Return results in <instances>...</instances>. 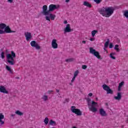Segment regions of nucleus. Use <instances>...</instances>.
Returning a JSON list of instances; mask_svg holds the SVG:
<instances>
[{
    "instance_id": "cd10ccee",
    "label": "nucleus",
    "mask_w": 128,
    "mask_h": 128,
    "mask_svg": "<svg viewBox=\"0 0 128 128\" xmlns=\"http://www.w3.org/2000/svg\"><path fill=\"white\" fill-rule=\"evenodd\" d=\"M74 58H68L65 60V62H74Z\"/></svg>"
},
{
    "instance_id": "49530a36",
    "label": "nucleus",
    "mask_w": 128,
    "mask_h": 128,
    "mask_svg": "<svg viewBox=\"0 0 128 128\" xmlns=\"http://www.w3.org/2000/svg\"><path fill=\"white\" fill-rule=\"evenodd\" d=\"M120 90H122V87L118 86V91L120 92Z\"/></svg>"
},
{
    "instance_id": "7c9ffc66",
    "label": "nucleus",
    "mask_w": 128,
    "mask_h": 128,
    "mask_svg": "<svg viewBox=\"0 0 128 128\" xmlns=\"http://www.w3.org/2000/svg\"><path fill=\"white\" fill-rule=\"evenodd\" d=\"M48 122H50L48 118V117H46L44 120V122L45 124L48 125Z\"/></svg>"
},
{
    "instance_id": "72a5a7b5",
    "label": "nucleus",
    "mask_w": 128,
    "mask_h": 128,
    "mask_svg": "<svg viewBox=\"0 0 128 128\" xmlns=\"http://www.w3.org/2000/svg\"><path fill=\"white\" fill-rule=\"evenodd\" d=\"M0 58H2V59L4 58L6 56H4V52H2L0 54Z\"/></svg>"
},
{
    "instance_id": "a19ab883",
    "label": "nucleus",
    "mask_w": 128,
    "mask_h": 128,
    "mask_svg": "<svg viewBox=\"0 0 128 128\" xmlns=\"http://www.w3.org/2000/svg\"><path fill=\"white\" fill-rule=\"evenodd\" d=\"M87 68H88V66L86 65H82V70H86Z\"/></svg>"
},
{
    "instance_id": "4be33fe9",
    "label": "nucleus",
    "mask_w": 128,
    "mask_h": 128,
    "mask_svg": "<svg viewBox=\"0 0 128 128\" xmlns=\"http://www.w3.org/2000/svg\"><path fill=\"white\" fill-rule=\"evenodd\" d=\"M15 114L18 116H24V112L20 111L19 110H16L15 112Z\"/></svg>"
},
{
    "instance_id": "13d9d810",
    "label": "nucleus",
    "mask_w": 128,
    "mask_h": 128,
    "mask_svg": "<svg viewBox=\"0 0 128 128\" xmlns=\"http://www.w3.org/2000/svg\"><path fill=\"white\" fill-rule=\"evenodd\" d=\"M96 100H98V98H96Z\"/></svg>"
},
{
    "instance_id": "aec40b11",
    "label": "nucleus",
    "mask_w": 128,
    "mask_h": 128,
    "mask_svg": "<svg viewBox=\"0 0 128 128\" xmlns=\"http://www.w3.org/2000/svg\"><path fill=\"white\" fill-rule=\"evenodd\" d=\"M86 102H88V108L92 107V100L90 98H86Z\"/></svg>"
},
{
    "instance_id": "c756f323",
    "label": "nucleus",
    "mask_w": 128,
    "mask_h": 128,
    "mask_svg": "<svg viewBox=\"0 0 128 128\" xmlns=\"http://www.w3.org/2000/svg\"><path fill=\"white\" fill-rule=\"evenodd\" d=\"M124 16L126 18H128V10L124 11Z\"/></svg>"
},
{
    "instance_id": "423d86ee",
    "label": "nucleus",
    "mask_w": 128,
    "mask_h": 128,
    "mask_svg": "<svg viewBox=\"0 0 128 128\" xmlns=\"http://www.w3.org/2000/svg\"><path fill=\"white\" fill-rule=\"evenodd\" d=\"M42 14L44 16H48V14H50V11L49 10H48V6H43Z\"/></svg>"
},
{
    "instance_id": "6e6552de",
    "label": "nucleus",
    "mask_w": 128,
    "mask_h": 128,
    "mask_svg": "<svg viewBox=\"0 0 128 128\" xmlns=\"http://www.w3.org/2000/svg\"><path fill=\"white\" fill-rule=\"evenodd\" d=\"M60 8L59 5H56L54 4H51L49 6V12H54V10H58Z\"/></svg>"
},
{
    "instance_id": "e2e57ef3",
    "label": "nucleus",
    "mask_w": 128,
    "mask_h": 128,
    "mask_svg": "<svg viewBox=\"0 0 128 128\" xmlns=\"http://www.w3.org/2000/svg\"><path fill=\"white\" fill-rule=\"evenodd\" d=\"M2 50H4L3 49H1V50H0V52H2Z\"/></svg>"
},
{
    "instance_id": "473e14b6",
    "label": "nucleus",
    "mask_w": 128,
    "mask_h": 128,
    "mask_svg": "<svg viewBox=\"0 0 128 128\" xmlns=\"http://www.w3.org/2000/svg\"><path fill=\"white\" fill-rule=\"evenodd\" d=\"M80 72L78 71V70H76L74 72V76H75L76 78V76H78V74Z\"/></svg>"
},
{
    "instance_id": "5701e85b",
    "label": "nucleus",
    "mask_w": 128,
    "mask_h": 128,
    "mask_svg": "<svg viewBox=\"0 0 128 128\" xmlns=\"http://www.w3.org/2000/svg\"><path fill=\"white\" fill-rule=\"evenodd\" d=\"M102 88H103V90H106V92L110 88V86H108L106 85V84H104L102 86Z\"/></svg>"
},
{
    "instance_id": "a211bd4d",
    "label": "nucleus",
    "mask_w": 128,
    "mask_h": 128,
    "mask_svg": "<svg viewBox=\"0 0 128 128\" xmlns=\"http://www.w3.org/2000/svg\"><path fill=\"white\" fill-rule=\"evenodd\" d=\"M6 70L9 72L10 74H14V71L12 70V68H10V67L8 65L6 66Z\"/></svg>"
},
{
    "instance_id": "20e7f679",
    "label": "nucleus",
    "mask_w": 128,
    "mask_h": 128,
    "mask_svg": "<svg viewBox=\"0 0 128 128\" xmlns=\"http://www.w3.org/2000/svg\"><path fill=\"white\" fill-rule=\"evenodd\" d=\"M89 50L90 54H94L96 58H97L98 60H102V56L100 55V52L96 51L95 49H94V48L90 47Z\"/></svg>"
},
{
    "instance_id": "e433bc0d",
    "label": "nucleus",
    "mask_w": 128,
    "mask_h": 128,
    "mask_svg": "<svg viewBox=\"0 0 128 128\" xmlns=\"http://www.w3.org/2000/svg\"><path fill=\"white\" fill-rule=\"evenodd\" d=\"M96 104H98V102H94V101H92V106H94Z\"/></svg>"
},
{
    "instance_id": "f3484780",
    "label": "nucleus",
    "mask_w": 128,
    "mask_h": 128,
    "mask_svg": "<svg viewBox=\"0 0 128 128\" xmlns=\"http://www.w3.org/2000/svg\"><path fill=\"white\" fill-rule=\"evenodd\" d=\"M84 6H87V8H92V4H90V2L84 1L83 4Z\"/></svg>"
},
{
    "instance_id": "c85d7f7f",
    "label": "nucleus",
    "mask_w": 128,
    "mask_h": 128,
    "mask_svg": "<svg viewBox=\"0 0 128 128\" xmlns=\"http://www.w3.org/2000/svg\"><path fill=\"white\" fill-rule=\"evenodd\" d=\"M49 16H50V18L52 20H54V18H56V15H54L52 14H50L49 13Z\"/></svg>"
},
{
    "instance_id": "ddd939ff",
    "label": "nucleus",
    "mask_w": 128,
    "mask_h": 128,
    "mask_svg": "<svg viewBox=\"0 0 128 128\" xmlns=\"http://www.w3.org/2000/svg\"><path fill=\"white\" fill-rule=\"evenodd\" d=\"M99 113L100 116H108V114H106V112L104 111V108L100 109Z\"/></svg>"
},
{
    "instance_id": "9d476101",
    "label": "nucleus",
    "mask_w": 128,
    "mask_h": 128,
    "mask_svg": "<svg viewBox=\"0 0 128 128\" xmlns=\"http://www.w3.org/2000/svg\"><path fill=\"white\" fill-rule=\"evenodd\" d=\"M25 37L26 38V40L28 42L30 40H32V33L30 32H27L25 33Z\"/></svg>"
},
{
    "instance_id": "bf43d9fd",
    "label": "nucleus",
    "mask_w": 128,
    "mask_h": 128,
    "mask_svg": "<svg viewBox=\"0 0 128 128\" xmlns=\"http://www.w3.org/2000/svg\"><path fill=\"white\" fill-rule=\"evenodd\" d=\"M106 106H108V103H106Z\"/></svg>"
},
{
    "instance_id": "a18cd8bd",
    "label": "nucleus",
    "mask_w": 128,
    "mask_h": 128,
    "mask_svg": "<svg viewBox=\"0 0 128 128\" xmlns=\"http://www.w3.org/2000/svg\"><path fill=\"white\" fill-rule=\"evenodd\" d=\"M8 2H10V4H12L14 0H7Z\"/></svg>"
},
{
    "instance_id": "69168bd1",
    "label": "nucleus",
    "mask_w": 128,
    "mask_h": 128,
    "mask_svg": "<svg viewBox=\"0 0 128 128\" xmlns=\"http://www.w3.org/2000/svg\"><path fill=\"white\" fill-rule=\"evenodd\" d=\"M2 32V30H0V32Z\"/></svg>"
},
{
    "instance_id": "8fccbe9b",
    "label": "nucleus",
    "mask_w": 128,
    "mask_h": 128,
    "mask_svg": "<svg viewBox=\"0 0 128 128\" xmlns=\"http://www.w3.org/2000/svg\"><path fill=\"white\" fill-rule=\"evenodd\" d=\"M89 96H92V93H90L88 94Z\"/></svg>"
},
{
    "instance_id": "0eeeda50",
    "label": "nucleus",
    "mask_w": 128,
    "mask_h": 128,
    "mask_svg": "<svg viewBox=\"0 0 128 128\" xmlns=\"http://www.w3.org/2000/svg\"><path fill=\"white\" fill-rule=\"evenodd\" d=\"M30 44L32 48H35L36 50H40V46L35 40L30 42Z\"/></svg>"
},
{
    "instance_id": "f8f14e48",
    "label": "nucleus",
    "mask_w": 128,
    "mask_h": 128,
    "mask_svg": "<svg viewBox=\"0 0 128 128\" xmlns=\"http://www.w3.org/2000/svg\"><path fill=\"white\" fill-rule=\"evenodd\" d=\"M52 46L54 49L58 48V43H56V40L54 39L52 40Z\"/></svg>"
},
{
    "instance_id": "412c9836",
    "label": "nucleus",
    "mask_w": 128,
    "mask_h": 128,
    "mask_svg": "<svg viewBox=\"0 0 128 128\" xmlns=\"http://www.w3.org/2000/svg\"><path fill=\"white\" fill-rule=\"evenodd\" d=\"M49 124L50 126H56V122L52 120H51L49 122Z\"/></svg>"
},
{
    "instance_id": "37998d69",
    "label": "nucleus",
    "mask_w": 128,
    "mask_h": 128,
    "mask_svg": "<svg viewBox=\"0 0 128 128\" xmlns=\"http://www.w3.org/2000/svg\"><path fill=\"white\" fill-rule=\"evenodd\" d=\"M74 80H76V76H74L71 80V82H74Z\"/></svg>"
},
{
    "instance_id": "393cba45",
    "label": "nucleus",
    "mask_w": 128,
    "mask_h": 128,
    "mask_svg": "<svg viewBox=\"0 0 128 128\" xmlns=\"http://www.w3.org/2000/svg\"><path fill=\"white\" fill-rule=\"evenodd\" d=\"M106 92L107 94H114V91L110 89V88Z\"/></svg>"
},
{
    "instance_id": "1a4fd4ad",
    "label": "nucleus",
    "mask_w": 128,
    "mask_h": 128,
    "mask_svg": "<svg viewBox=\"0 0 128 128\" xmlns=\"http://www.w3.org/2000/svg\"><path fill=\"white\" fill-rule=\"evenodd\" d=\"M0 92H2V94H8V91L6 88V87L4 86H0Z\"/></svg>"
},
{
    "instance_id": "f257e3e1",
    "label": "nucleus",
    "mask_w": 128,
    "mask_h": 128,
    "mask_svg": "<svg viewBox=\"0 0 128 128\" xmlns=\"http://www.w3.org/2000/svg\"><path fill=\"white\" fill-rule=\"evenodd\" d=\"M116 10V7L109 6V7H102L98 9V12L102 14V16L105 18H110L112 16V14Z\"/></svg>"
},
{
    "instance_id": "bb28decb",
    "label": "nucleus",
    "mask_w": 128,
    "mask_h": 128,
    "mask_svg": "<svg viewBox=\"0 0 128 128\" xmlns=\"http://www.w3.org/2000/svg\"><path fill=\"white\" fill-rule=\"evenodd\" d=\"M91 34L92 38L94 37V36H96V34H98V30H94L92 31Z\"/></svg>"
},
{
    "instance_id": "2eb2a0df",
    "label": "nucleus",
    "mask_w": 128,
    "mask_h": 128,
    "mask_svg": "<svg viewBox=\"0 0 128 128\" xmlns=\"http://www.w3.org/2000/svg\"><path fill=\"white\" fill-rule=\"evenodd\" d=\"M114 98L116 100H122V93H120V92H118L117 94V96H115Z\"/></svg>"
},
{
    "instance_id": "7ed1b4c3",
    "label": "nucleus",
    "mask_w": 128,
    "mask_h": 128,
    "mask_svg": "<svg viewBox=\"0 0 128 128\" xmlns=\"http://www.w3.org/2000/svg\"><path fill=\"white\" fill-rule=\"evenodd\" d=\"M16 53L14 51H11V54H7L6 55L7 62L10 66H14L15 64L14 58H16Z\"/></svg>"
},
{
    "instance_id": "4468645a",
    "label": "nucleus",
    "mask_w": 128,
    "mask_h": 128,
    "mask_svg": "<svg viewBox=\"0 0 128 128\" xmlns=\"http://www.w3.org/2000/svg\"><path fill=\"white\" fill-rule=\"evenodd\" d=\"M4 118V116L2 113H0V126L4 124V122L2 120Z\"/></svg>"
},
{
    "instance_id": "9b49d317",
    "label": "nucleus",
    "mask_w": 128,
    "mask_h": 128,
    "mask_svg": "<svg viewBox=\"0 0 128 128\" xmlns=\"http://www.w3.org/2000/svg\"><path fill=\"white\" fill-rule=\"evenodd\" d=\"M72 30L70 29V24H68L64 30V34H66V32H70Z\"/></svg>"
},
{
    "instance_id": "5fc2aeb1",
    "label": "nucleus",
    "mask_w": 128,
    "mask_h": 128,
    "mask_svg": "<svg viewBox=\"0 0 128 128\" xmlns=\"http://www.w3.org/2000/svg\"><path fill=\"white\" fill-rule=\"evenodd\" d=\"M15 78H16V80H20V77L18 76L16 77Z\"/></svg>"
},
{
    "instance_id": "603ef678",
    "label": "nucleus",
    "mask_w": 128,
    "mask_h": 128,
    "mask_svg": "<svg viewBox=\"0 0 128 128\" xmlns=\"http://www.w3.org/2000/svg\"><path fill=\"white\" fill-rule=\"evenodd\" d=\"M64 24H68V21H67V20H64Z\"/></svg>"
},
{
    "instance_id": "09e8293b",
    "label": "nucleus",
    "mask_w": 128,
    "mask_h": 128,
    "mask_svg": "<svg viewBox=\"0 0 128 128\" xmlns=\"http://www.w3.org/2000/svg\"><path fill=\"white\" fill-rule=\"evenodd\" d=\"M82 44H86V40H82Z\"/></svg>"
},
{
    "instance_id": "864d4df0",
    "label": "nucleus",
    "mask_w": 128,
    "mask_h": 128,
    "mask_svg": "<svg viewBox=\"0 0 128 128\" xmlns=\"http://www.w3.org/2000/svg\"><path fill=\"white\" fill-rule=\"evenodd\" d=\"M110 54H112V56H114V54H116V53H111Z\"/></svg>"
},
{
    "instance_id": "58836bf2",
    "label": "nucleus",
    "mask_w": 128,
    "mask_h": 128,
    "mask_svg": "<svg viewBox=\"0 0 128 128\" xmlns=\"http://www.w3.org/2000/svg\"><path fill=\"white\" fill-rule=\"evenodd\" d=\"M110 58H112V60H116V56H114V55H112V54H110Z\"/></svg>"
},
{
    "instance_id": "4d7b16f0",
    "label": "nucleus",
    "mask_w": 128,
    "mask_h": 128,
    "mask_svg": "<svg viewBox=\"0 0 128 128\" xmlns=\"http://www.w3.org/2000/svg\"><path fill=\"white\" fill-rule=\"evenodd\" d=\"M14 116L15 114H11V116Z\"/></svg>"
},
{
    "instance_id": "c9c22d12",
    "label": "nucleus",
    "mask_w": 128,
    "mask_h": 128,
    "mask_svg": "<svg viewBox=\"0 0 128 128\" xmlns=\"http://www.w3.org/2000/svg\"><path fill=\"white\" fill-rule=\"evenodd\" d=\"M46 20H48V22H50V18L48 16H46L45 17Z\"/></svg>"
},
{
    "instance_id": "2f4dec72",
    "label": "nucleus",
    "mask_w": 128,
    "mask_h": 128,
    "mask_svg": "<svg viewBox=\"0 0 128 128\" xmlns=\"http://www.w3.org/2000/svg\"><path fill=\"white\" fill-rule=\"evenodd\" d=\"M48 96L46 95H44L42 98V99L43 100H44V102H46V100H48Z\"/></svg>"
},
{
    "instance_id": "4c0bfd02",
    "label": "nucleus",
    "mask_w": 128,
    "mask_h": 128,
    "mask_svg": "<svg viewBox=\"0 0 128 128\" xmlns=\"http://www.w3.org/2000/svg\"><path fill=\"white\" fill-rule=\"evenodd\" d=\"M124 82H120L118 86L122 88V86H124Z\"/></svg>"
},
{
    "instance_id": "dca6fc26",
    "label": "nucleus",
    "mask_w": 128,
    "mask_h": 128,
    "mask_svg": "<svg viewBox=\"0 0 128 128\" xmlns=\"http://www.w3.org/2000/svg\"><path fill=\"white\" fill-rule=\"evenodd\" d=\"M108 44H110V39L108 38L107 39V41L105 42L104 44V50H106V48L108 46Z\"/></svg>"
},
{
    "instance_id": "a878e982",
    "label": "nucleus",
    "mask_w": 128,
    "mask_h": 128,
    "mask_svg": "<svg viewBox=\"0 0 128 128\" xmlns=\"http://www.w3.org/2000/svg\"><path fill=\"white\" fill-rule=\"evenodd\" d=\"M118 46V44H116L114 47V50H115L117 52H120V50Z\"/></svg>"
},
{
    "instance_id": "680f3d73",
    "label": "nucleus",
    "mask_w": 128,
    "mask_h": 128,
    "mask_svg": "<svg viewBox=\"0 0 128 128\" xmlns=\"http://www.w3.org/2000/svg\"><path fill=\"white\" fill-rule=\"evenodd\" d=\"M72 128H76V127L75 126H73Z\"/></svg>"
},
{
    "instance_id": "6ab92c4d",
    "label": "nucleus",
    "mask_w": 128,
    "mask_h": 128,
    "mask_svg": "<svg viewBox=\"0 0 128 128\" xmlns=\"http://www.w3.org/2000/svg\"><path fill=\"white\" fill-rule=\"evenodd\" d=\"M89 109L91 112H98V109L96 108L94 106H91V107H90Z\"/></svg>"
},
{
    "instance_id": "39448f33",
    "label": "nucleus",
    "mask_w": 128,
    "mask_h": 128,
    "mask_svg": "<svg viewBox=\"0 0 128 128\" xmlns=\"http://www.w3.org/2000/svg\"><path fill=\"white\" fill-rule=\"evenodd\" d=\"M75 106H71V111L74 114H75L77 116H82V111H80V110L76 108Z\"/></svg>"
},
{
    "instance_id": "3c124183",
    "label": "nucleus",
    "mask_w": 128,
    "mask_h": 128,
    "mask_svg": "<svg viewBox=\"0 0 128 128\" xmlns=\"http://www.w3.org/2000/svg\"><path fill=\"white\" fill-rule=\"evenodd\" d=\"M65 2H70V0H66Z\"/></svg>"
},
{
    "instance_id": "052dcab7",
    "label": "nucleus",
    "mask_w": 128,
    "mask_h": 128,
    "mask_svg": "<svg viewBox=\"0 0 128 128\" xmlns=\"http://www.w3.org/2000/svg\"><path fill=\"white\" fill-rule=\"evenodd\" d=\"M70 86H72V83H70Z\"/></svg>"
},
{
    "instance_id": "0e129e2a",
    "label": "nucleus",
    "mask_w": 128,
    "mask_h": 128,
    "mask_svg": "<svg viewBox=\"0 0 128 128\" xmlns=\"http://www.w3.org/2000/svg\"><path fill=\"white\" fill-rule=\"evenodd\" d=\"M6 52H8V50H6Z\"/></svg>"
},
{
    "instance_id": "f704fd0d",
    "label": "nucleus",
    "mask_w": 128,
    "mask_h": 128,
    "mask_svg": "<svg viewBox=\"0 0 128 128\" xmlns=\"http://www.w3.org/2000/svg\"><path fill=\"white\" fill-rule=\"evenodd\" d=\"M94 2H96L97 4H98L102 2V0H94Z\"/></svg>"
},
{
    "instance_id": "6e6d98bb",
    "label": "nucleus",
    "mask_w": 128,
    "mask_h": 128,
    "mask_svg": "<svg viewBox=\"0 0 128 128\" xmlns=\"http://www.w3.org/2000/svg\"><path fill=\"white\" fill-rule=\"evenodd\" d=\"M56 92H60V90L56 89Z\"/></svg>"
},
{
    "instance_id": "ea45409f",
    "label": "nucleus",
    "mask_w": 128,
    "mask_h": 128,
    "mask_svg": "<svg viewBox=\"0 0 128 128\" xmlns=\"http://www.w3.org/2000/svg\"><path fill=\"white\" fill-rule=\"evenodd\" d=\"M114 48V44L112 43H110L109 44V48Z\"/></svg>"
},
{
    "instance_id": "c03bdc74",
    "label": "nucleus",
    "mask_w": 128,
    "mask_h": 128,
    "mask_svg": "<svg viewBox=\"0 0 128 128\" xmlns=\"http://www.w3.org/2000/svg\"><path fill=\"white\" fill-rule=\"evenodd\" d=\"M51 92H54V90H48V94H50Z\"/></svg>"
},
{
    "instance_id": "b1692460",
    "label": "nucleus",
    "mask_w": 128,
    "mask_h": 128,
    "mask_svg": "<svg viewBox=\"0 0 128 128\" xmlns=\"http://www.w3.org/2000/svg\"><path fill=\"white\" fill-rule=\"evenodd\" d=\"M106 92L107 94H114V91L110 89V88Z\"/></svg>"
},
{
    "instance_id": "79ce46f5",
    "label": "nucleus",
    "mask_w": 128,
    "mask_h": 128,
    "mask_svg": "<svg viewBox=\"0 0 128 128\" xmlns=\"http://www.w3.org/2000/svg\"><path fill=\"white\" fill-rule=\"evenodd\" d=\"M70 102V99L66 98L65 100V101L64 102V104H66V102Z\"/></svg>"
},
{
    "instance_id": "f03ea898",
    "label": "nucleus",
    "mask_w": 128,
    "mask_h": 128,
    "mask_svg": "<svg viewBox=\"0 0 128 128\" xmlns=\"http://www.w3.org/2000/svg\"><path fill=\"white\" fill-rule=\"evenodd\" d=\"M0 34H12V32H16V31L12 30L10 28V26H6L5 24L1 23L0 24Z\"/></svg>"
},
{
    "instance_id": "de8ad7c7",
    "label": "nucleus",
    "mask_w": 128,
    "mask_h": 128,
    "mask_svg": "<svg viewBox=\"0 0 128 128\" xmlns=\"http://www.w3.org/2000/svg\"><path fill=\"white\" fill-rule=\"evenodd\" d=\"M90 42H94V38H91L90 39Z\"/></svg>"
}]
</instances>
